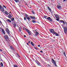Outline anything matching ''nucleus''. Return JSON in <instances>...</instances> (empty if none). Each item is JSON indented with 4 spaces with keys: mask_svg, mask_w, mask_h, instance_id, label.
<instances>
[{
    "mask_svg": "<svg viewBox=\"0 0 67 67\" xmlns=\"http://www.w3.org/2000/svg\"><path fill=\"white\" fill-rule=\"evenodd\" d=\"M49 30L51 33H52V34H53V35H55V36H59V35L58 34L55 32L54 30L53 29H49Z\"/></svg>",
    "mask_w": 67,
    "mask_h": 67,
    "instance_id": "f257e3e1",
    "label": "nucleus"
},
{
    "mask_svg": "<svg viewBox=\"0 0 67 67\" xmlns=\"http://www.w3.org/2000/svg\"><path fill=\"white\" fill-rule=\"evenodd\" d=\"M4 37L5 39L6 40L7 42H10L9 39V37H8V35H4Z\"/></svg>",
    "mask_w": 67,
    "mask_h": 67,
    "instance_id": "f03ea898",
    "label": "nucleus"
},
{
    "mask_svg": "<svg viewBox=\"0 0 67 67\" xmlns=\"http://www.w3.org/2000/svg\"><path fill=\"white\" fill-rule=\"evenodd\" d=\"M64 29V32L65 34H66L67 33V27H63Z\"/></svg>",
    "mask_w": 67,
    "mask_h": 67,
    "instance_id": "7ed1b4c3",
    "label": "nucleus"
},
{
    "mask_svg": "<svg viewBox=\"0 0 67 67\" xmlns=\"http://www.w3.org/2000/svg\"><path fill=\"white\" fill-rule=\"evenodd\" d=\"M26 30L29 35H32V32L31 31H30L29 30L26 28Z\"/></svg>",
    "mask_w": 67,
    "mask_h": 67,
    "instance_id": "20e7f679",
    "label": "nucleus"
},
{
    "mask_svg": "<svg viewBox=\"0 0 67 67\" xmlns=\"http://www.w3.org/2000/svg\"><path fill=\"white\" fill-rule=\"evenodd\" d=\"M24 14L25 15V17H24V20H26V18H27V17H28V16H29L27 15V14L25 13Z\"/></svg>",
    "mask_w": 67,
    "mask_h": 67,
    "instance_id": "39448f33",
    "label": "nucleus"
},
{
    "mask_svg": "<svg viewBox=\"0 0 67 67\" xmlns=\"http://www.w3.org/2000/svg\"><path fill=\"white\" fill-rule=\"evenodd\" d=\"M48 21L49 22H53V19L49 17L48 18Z\"/></svg>",
    "mask_w": 67,
    "mask_h": 67,
    "instance_id": "423d86ee",
    "label": "nucleus"
},
{
    "mask_svg": "<svg viewBox=\"0 0 67 67\" xmlns=\"http://www.w3.org/2000/svg\"><path fill=\"white\" fill-rule=\"evenodd\" d=\"M60 22L61 23H63L64 25H65V21H64L62 20H59Z\"/></svg>",
    "mask_w": 67,
    "mask_h": 67,
    "instance_id": "0eeeda50",
    "label": "nucleus"
},
{
    "mask_svg": "<svg viewBox=\"0 0 67 67\" xmlns=\"http://www.w3.org/2000/svg\"><path fill=\"white\" fill-rule=\"evenodd\" d=\"M35 33V35L36 36H37L38 34H39V33L37 32V31H36V32Z\"/></svg>",
    "mask_w": 67,
    "mask_h": 67,
    "instance_id": "6e6552de",
    "label": "nucleus"
},
{
    "mask_svg": "<svg viewBox=\"0 0 67 67\" xmlns=\"http://www.w3.org/2000/svg\"><path fill=\"white\" fill-rule=\"evenodd\" d=\"M8 18H9V19H11V18H12V15H11V14H9L8 16Z\"/></svg>",
    "mask_w": 67,
    "mask_h": 67,
    "instance_id": "1a4fd4ad",
    "label": "nucleus"
},
{
    "mask_svg": "<svg viewBox=\"0 0 67 67\" xmlns=\"http://www.w3.org/2000/svg\"><path fill=\"white\" fill-rule=\"evenodd\" d=\"M49 17H48L47 16L44 15L43 18H44L45 19H46L48 20Z\"/></svg>",
    "mask_w": 67,
    "mask_h": 67,
    "instance_id": "9d476101",
    "label": "nucleus"
},
{
    "mask_svg": "<svg viewBox=\"0 0 67 67\" xmlns=\"http://www.w3.org/2000/svg\"><path fill=\"white\" fill-rule=\"evenodd\" d=\"M31 18V19H32L34 20H35V17L34 16H29Z\"/></svg>",
    "mask_w": 67,
    "mask_h": 67,
    "instance_id": "9b49d317",
    "label": "nucleus"
},
{
    "mask_svg": "<svg viewBox=\"0 0 67 67\" xmlns=\"http://www.w3.org/2000/svg\"><path fill=\"white\" fill-rule=\"evenodd\" d=\"M16 3H19V4H20V2L19 1V0H14Z\"/></svg>",
    "mask_w": 67,
    "mask_h": 67,
    "instance_id": "f8f14e48",
    "label": "nucleus"
},
{
    "mask_svg": "<svg viewBox=\"0 0 67 67\" xmlns=\"http://www.w3.org/2000/svg\"><path fill=\"white\" fill-rule=\"evenodd\" d=\"M10 47L11 49H12V50L14 51H15V49H14V48H13V46H10Z\"/></svg>",
    "mask_w": 67,
    "mask_h": 67,
    "instance_id": "ddd939ff",
    "label": "nucleus"
},
{
    "mask_svg": "<svg viewBox=\"0 0 67 67\" xmlns=\"http://www.w3.org/2000/svg\"><path fill=\"white\" fill-rule=\"evenodd\" d=\"M6 31L7 32V33H9L10 32V31H9V29L8 28L6 29Z\"/></svg>",
    "mask_w": 67,
    "mask_h": 67,
    "instance_id": "4468645a",
    "label": "nucleus"
},
{
    "mask_svg": "<svg viewBox=\"0 0 67 67\" xmlns=\"http://www.w3.org/2000/svg\"><path fill=\"white\" fill-rule=\"evenodd\" d=\"M16 55H17V56H18V57H19V59L20 60H21V59H20V58H21V56H20V55H19V54H18V53H16Z\"/></svg>",
    "mask_w": 67,
    "mask_h": 67,
    "instance_id": "2eb2a0df",
    "label": "nucleus"
},
{
    "mask_svg": "<svg viewBox=\"0 0 67 67\" xmlns=\"http://www.w3.org/2000/svg\"><path fill=\"white\" fill-rule=\"evenodd\" d=\"M55 18L56 19L59 18V16L58 14H57L55 15Z\"/></svg>",
    "mask_w": 67,
    "mask_h": 67,
    "instance_id": "dca6fc26",
    "label": "nucleus"
},
{
    "mask_svg": "<svg viewBox=\"0 0 67 67\" xmlns=\"http://www.w3.org/2000/svg\"><path fill=\"white\" fill-rule=\"evenodd\" d=\"M52 62L53 64H54V63H56L55 62V61L53 59H52Z\"/></svg>",
    "mask_w": 67,
    "mask_h": 67,
    "instance_id": "f3484780",
    "label": "nucleus"
},
{
    "mask_svg": "<svg viewBox=\"0 0 67 67\" xmlns=\"http://www.w3.org/2000/svg\"><path fill=\"white\" fill-rule=\"evenodd\" d=\"M0 10L2 12H4V9L3 8H2V9H1V10L0 9Z\"/></svg>",
    "mask_w": 67,
    "mask_h": 67,
    "instance_id": "a211bd4d",
    "label": "nucleus"
},
{
    "mask_svg": "<svg viewBox=\"0 0 67 67\" xmlns=\"http://www.w3.org/2000/svg\"><path fill=\"white\" fill-rule=\"evenodd\" d=\"M4 13H5V14H6V15H8L9 14V13L6 11H5Z\"/></svg>",
    "mask_w": 67,
    "mask_h": 67,
    "instance_id": "6ab92c4d",
    "label": "nucleus"
},
{
    "mask_svg": "<svg viewBox=\"0 0 67 67\" xmlns=\"http://www.w3.org/2000/svg\"><path fill=\"white\" fill-rule=\"evenodd\" d=\"M0 66H1V67H3V64L2 62H1L0 64Z\"/></svg>",
    "mask_w": 67,
    "mask_h": 67,
    "instance_id": "aec40b11",
    "label": "nucleus"
},
{
    "mask_svg": "<svg viewBox=\"0 0 67 67\" xmlns=\"http://www.w3.org/2000/svg\"><path fill=\"white\" fill-rule=\"evenodd\" d=\"M37 64L39 66H41V67H42V66L40 65H41V64H40V62H38L37 63Z\"/></svg>",
    "mask_w": 67,
    "mask_h": 67,
    "instance_id": "412c9836",
    "label": "nucleus"
},
{
    "mask_svg": "<svg viewBox=\"0 0 67 67\" xmlns=\"http://www.w3.org/2000/svg\"><path fill=\"white\" fill-rule=\"evenodd\" d=\"M31 45L32 46H34V45H35V44H34V43H33L32 42H31Z\"/></svg>",
    "mask_w": 67,
    "mask_h": 67,
    "instance_id": "4be33fe9",
    "label": "nucleus"
},
{
    "mask_svg": "<svg viewBox=\"0 0 67 67\" xmlns=\"http://www.w3.org/2000/svg\"><path fill=\"white\" fill-rule=\"evenodd\" d=\"M62 8V7L61 6H60L59 5H58V6H57V8H58V9H59V8Z\"/></svg>",
    "mask_w": 67,
    "mask_h": 67,
    "instance_id": "5701e85b",
    "label": "nucleus"
},
{
    "mask_svg": "<svg viewBox=\"0 0 67 67\" xmlns=\"http://www.w3.org/2000/svg\"><path fill=\"white\" fill-rule=\"evenodd\" d=\"M32 22H33V23H36L37 22H36V21H35V20H33L32 21Z\"/></svg>",
    "mask_w": 67,
    "mask_h": 67,
    "instance_id": "b1692460",
    "label": "nucleus"
},
{
    "mask_svg": "<svg viewBox=\"0 0 67 67\" xmlns=\"http://www.w3.org/2000/svg\"><path fill=\"white\" fill-rule=\"evenodd\" d=\"M27 19V20H28V21H29V22H30V18L28 17H27V18H26Z\"/></svg>",
    "mask_w": 67,
    "mask_h": 67,
    "instance_id": "393cba45",
    "label": "nucleus"
},
{
    "mask_svg": "<svg viewBox=\"0 0 67 67\" xmlns=\"http://www.w3.org/2000/svg\"><path fill=\"white\" fill-rule=\"evenodd\" d=\"M55 20H56V21H59V22L60 23V21H59V18H57V19H55Z\"/></svg>",
    "mask_w": 67,
    "mask_h": 67,
    "instance_id": "a878e982",
    "label": "nucleus"
},
{
    "mask_svg": "<svg viewBox=\"0 0 67 67\" xmlns=\"http://www.w3.org/2000/svg\"><path fill=\"white\" fill-rule=\"evenodd\" d=\"M7 21L8 22H9V23H11V20L10 19H7Z\"/></svg>",
    "mask_w": 67,
    "mask_h": 67,
    "instance_id": "bb28decb",
    "label": "nucleus"
},
{
    "mask_svg": "<svg viewBox=\"0 0 67 67\" xmlns=\"http://www.w3.org/2000/svg\"><path fill=\"white\" fill-rule=\"evenodd\" d=\"M13 66L14 67H19V66H18L17 65L14 64L13 65Z\"/></svg>",
    "mask_w": 67,
    "mask_h": 67,
    "instance_id": "cd10ccee",
    "label": "nucleus"
},
{
    "mask_svg": "<svg viewBox=\"0 0 67 67\" xmlns=\"http://www.w3.org/2000/svg\"><path fill=\"white\" fill-rule=\"evenodd\" d=\"M47 7L48 9V10H49L50 11H51V8H49V6H48Z\"/></svg>",
    "mask_w": 67,
    "mask_h": 67,
    "instance_id": "c85d7f7f",
    "label": "nucleus"
},
{
    "mask_svg": "<svg viewBox=\"0 0 67 67\" xmlns=\"http://www.w3.org/2000/svg\"><path fill=\"white\" fill-rule=\"evenodd\" d=\"M11 20L12 22H13V21H14V18L13 17V18H12L11 19Z\"/></svg>",
    "mask_w": 67,
    "mask_h": 67,
    "instance_id": "c756f323",
    "label": "nucleus"
},
{
    "mask_svg": "<svg viewBox=\"0 0 67 67\" xmlns=\"http://www.w3.org/2000/svg\"><path fill=\"white\" fill-rule=\"evenodd\" d=\"M8 34L10 36V37H11V34H10V33L9 32H8Z\"/></svg>",
    "mask_w": 67,
    "mask_h": 67,
    "instance_id": "7c9ffc66",
    "label": "nucleus"
},
{
    "mask_svg": "<svg viewBox=\"0 0 67 67\" xmlns=\"http://www.w3.org/2000/svg\"><path fill=\"white\" fill-rule=\"evenodd\" d=\"M63 55H64L65 57H66V53H65V52H64L63 53Z\"/></svg>",
    "mask_w": 67,
    "mask_h": 67,
    "instance_id": "2f4dec72",
    "label": "nucleus"
},
{
    "mask_svg": "<svg viewBox=\"0 0 67 67\" xmlns=\"http://www.w3.org/2000/svg\"><path fill=\"white\" fill-rule=\"evenodd\" d=\"M32 13H33V14H35V13L34 12V10H32Z\"/></svg>",
    "mask_w": 67,
    "mask_h": 67,
    "instance_id": "473e14b6",
    "label": "nucleus"
},
{
    "mask_svg": "<svg viewBox=\"0 0 67 67\" xmlns=\"http://www.w3.org/2000/svg\"><path fill=\"white\" fill-rule=\"evenodd\" d=\"M54 65L55 66V67H57V65H56V63H54Z\"/></svg>",
    "mask_w": 67,
    "mask_h": 67,
    "instance_id": "72a5a7b5",
    "label": "nucleus"
},
{
    "mask_svg": "<svg viewBox=\"0 0 67 67\" xmlns=\"http://www.w3.org/2000/svg\"><path fill=\"white\" fill-rule=\"evenodd\" d=\"M2 7L1 5H0V9H1L2 8H3Z\"/></svg>",
    "mask_w": 67,
    "mask_h": 67,
    "instance_id": "f704fd0d",
    "label": "nucleus"
},
{
    "mask_svg": "<svg viewBox=\"0 0 67 67\" xmlns=\"http://www.w3.org/2000/svg\"><path fill=\"white\" fill-rule=\"evenodd\" d=\"M13 25L14 26V27H16V25H15V23L14 24H13Z\"/></svg>",
    "mask_w": 67,
    "mask_h": 67,
    "instance_id": "c9c22d12",
    "label": "nucleus"
},
{
    "mask_svg": "<svg viewBox=\"0 0 67 67\" xmlns=\"http://www.w3.org/2000/svg\"><path fill=\"white\" fill-rule=\"evenodd\" d=\"M2 32L3 33H5V31H4V30H2Z\"/></svg>",
    "mask_w": 67,
    "mask_h": 67,
    "instance_id": "e433bc0d",
    "label": "nucleus"
},
{
    "mask_svg": "<svg viewBox=\"0 0 67 67\" xmlns=\"http://www.w3.org/2000/svg\"><path fill=\"white\" fill-rule=\"evenodd\" d=\"M65 23L66 24V26H67V22H66V21H65Z\"/></svg>",
    "mask_w": 67,
    "mask_h": 67,
    "instance_id": "4c0bfd02",
    "label": "nucleus"
},
{
    "mask_svg": "<svg viewBox=\"0 0 67 67\" xmlns=\"http://www.w3.org/2000/svg\"><path fill=\"white\" fill-rule=\"evenodd\" d=\"M34 48L35 49H36V50H38V49L37 48H36V47H35Z\"/></svg>",
    "mask_w": 67,
    "mask_h": 67,
    "instance_id": "58836bf2",
    "label": "nucleus"
},
{
    "mask_svg": "<svg viewBox=\"0 0 67 67\" xmlns=\"http://www.w3.org/2000/svg\"><path fill=\"white\" fill-rule=\"evenodd\" d=\"M51 14H52L53 13V11H52V10L50 12Z\"/></svg>",
    "mask_w": 67,
    "mask_h": 67,
    "instance_id": "ea45409f",
    "label": "nucleus"
},
{
    "mask_svg": "<svg viewBox=\"0 0 67 67\" xmlns=\"http://www.w3.org/2000/svg\"><path fill=\"white\" fill-rule=\"evenodd\" d=\"M40 53H43V52L42 51H40Z\"/></svg>",
    "mask_w": 67,
    "mask_h": 67,
    "instance_id": "a19ab883",
    "label": "nucleus"
},
{
    "mask_svg": "<svg viewBox=\"0 0 67 67\" xmlns=\"http://www.w3.org/2000/svg\"><path fill=\"white\" fill-rule=\"evenodd\" d=\"M28 43H29V44H30V43H31V41H29V42H28Z\"/></svg>",
    "mask_w": 67,
    "mask_h": 67,
    "instance_id": "79ce46f5",
    "label": "nucleus"
},
{
    "mask_svg": "<svg viewBox=\"0 0 67 67\" xmlns=\"http://www.w3.org/2000/svg\"><path fill=\"white\" fill-rule=\"evenodd\" d=\"M3 7H4V8H6V7L4 5H3Z\"/></svg>",
    "mask_w": 67,
    "mask_h": 67,
    "instance_id": "37998d69",
    "label": "nucleus"
},
{
    "mask_svg": "<svg viewBox=\"0 0 67 67\" xmlns=\"http://www.w3.org/2000/svg\"><path fill=\"white\" fill-rule=\"evenodd\" d=\"M1 51H2V50L0 48V52H1Z\"/></svg>",
    "mask_w": 67,
    "mask_h": 67,
    "instance_id": "c03bdc74",
    "label": "nucleus"
},
{
    "mask_svg": "<svg viewBox=\"0 0 67 67\" xmlns=\"http://www.w3.org/2000/svg\"><path fill=\"white\" fill-rule=\"evenodd\" d=\"M35 62L36 63V64H37V63L38 62V61H35Z\"/></svg>",
    "mask_w": 67,
    "mask_h": 67,
    "instance_id": "a18cd8bd",
    "label": "nucleus"
},
{
    "mask_svg": "<svg viewBox=\"0 0 67 67\" xmlns=\"http://www.w3.org/2000/svg\"><path fill=\"white\" fill-rule=\"evenodd\" d=\"M19 32H21V29H19Z\"/></svg>",
    "mask_w": 67,
    "mask_h": 67,
    "instance_id": "49530a36",
    "label": "nucleus"
},
{
    "mask_svg": "<svg viewBox=\"0 0 67 67\" xmlns=\"http://www.w3.org/2000/svg\"><path fill=\"white\" fill-rule=\"evenodd\" d=\"M38 46L39 47H40V46H41L39 44L38 45Z\"/></svg>",
    "mask_w": 67,
    "mask_h": 67,
    "instance_id": "de8ad7c7",
    "label": "nucleus"
},
{
    "mask_svg": "<svg viewBox=\"0 0 67 67\" xmlns=\"http://www.w3.org/2000/svg\"><path fill=\"white\" fill-rule=\"evenodd\" d=\"M21 29V27H19V29Z\"/></svg>",
    "mask_w": 67,
    "mask_h": 67,
    "instance_id": "09e8293b",
    "label": "nucleus"
},
{
    "mask_svg": "<svg viewBox=\"0 0 67 67\" xmlns=\"http://www.w3.org/2000/svg\"><path fill=\"white\" fill-rule=\"evenodd\" d=\"M48 66L49 67H52L50 65H48Z\"/></svg>",
    "mask_w": 67,
    "mask_h": 67,
    "instance_id": "8fccbe9b",
    "label": "nucleus"
},
{
    "mask_svg": "<svg viewBox=\"0 0 67 67\" xmlns=\"http://www.w3.org/2000/svg\"><path fill=\"white\" fill-rule=\"evenodd\" d=\"M0 23H1V24H2V22L1 21H0Z\"/></svg>",
    "mask_w": 67,
    "mask_h": 67,
    "instance_id": "3c124183",
    "label": "nucleus"
},
{
    "mask_svg": "<svg viewBox=\"0 0 67 67\" xmlns=\"http://www.w3.org/2000/svg\"><path fill=\"white\" fill-rule=\"evenodd\" d=\"M34 46V48L35 47V45H34V46Z\"/></svg>",
    "mask_w": 67,
    "mask_h": 67,
    "instance_id": "603ef678",
    "label": "nucleus"
},
{
    "mask_svg": "<svg viewBox=\"0 0 67 67\" xmlns=\"http://www.w3.org/2000/svg\"><path fill=\"white\" fill-rule=\"evenodd\" d=\"M24 37H26V36L25 35H24Z\"/></svg>",
    "mask_w": 67,
    "mask_h": 67,
    "instance_id": "864d4df0",
    "label": "nucleus"
},
{
    "mask_svg": "<svg viewBox=\"0 0 67 67\" xmlns=\"http://www.w3.org/2000/svg\"><path fill=\"white\" fill-rule=\"evenodd\" d=\"M52 41H55V40H53Z\"/></svg>",
    "mask_w": 67,
    "mask_h": 67,
    "instance_id": "5fc2aeb1",
    "label": "nucleus"
},
{
    "mask_svg": "<svg viewBox=\"0 0 67 67\" xmlns=\"http://www.w3.org/2000/svg\"><path fill=\"white\" fill-rule=\"evenodd\" d=\"M19 4H19V3H18V4H17L18 5H19V6H20V5H19Z\"/></svg>",
    "mask_w": 67,
    "mask_h": 67,
    "instance_id": "6e6d98bb",
    "label": "nucleus"
},
{
    "mask_svg": "<svg viewBox=\"0 0 67 67\" xmlns=\"http://www.w3.org/2000/svg\"><path fill=\"white\" fill-rule=\"evenodd\" d=\"M65 1H66V0H64L63 1L64 2H65Z\"/></svg>",
    "mask_w": 67,
    "mask_h": 67,
    "instance_id": "4d7b16f0",
    "label": "nucleus"
},
{
    "mask_svg": "<svg viewBox=\"0 0 67 67\" xmlns=\"http://www.w3.org/2000/svg\"><path fill=\"white\" fill-rule=\"evenodd\" d=\"M64 24H62V25H62V26H63V25H64Z\"/></svg>",
    "mask_w": 67,
    "mask_h": 67,
    "instance_id": "13d9d810",
    "label": "nucleus"
},
{
    "mask_svg": "<svg viewBox=\"0 0 67 67\" xmlns=\"http://www.w3.org/2000/svg\"><path fill=\"white\" fill-rule=\"evenodd\" d=\"M53 38H54V39L55 38V37H53Z\"/></svg>",
    "mask_w": 67,
    "mask_h": 67,
    "instance_id": "bf43d9fd",
    "label": "nucleus"
},
{
    "mask_svg": "<svg viewBox=\"0 0 67 67\" xmlns=\"http://www.w3.org/2000/svg\"><path fill=\"white\" fill-rule=\"evenodd\" d=\"M26 44H27V45H29V43H27Z\"/></svg>",
    "mask_w": 67,
    "mask_h": 67,
    "instance_id": "052dcab7",
    "label": "nucleus"
},
{
    "mask_svg": "<svg viewBox=\"0 0 67 67\" xmlns=\"http://www.w3.org/2000/svg\"><path fill=\"white\" fill-rule=\"evenodd\" d=\"M37 31V30H35V31Z\"/></svg>",
    "mask_w": 67,
    "mask_h": 67,
    "instance_id": "680f3d73",
    "label": "nucleus"
},
{
    "mask_svg": "<svg viewBox=\"0 0 67 67\" xmlns=\"http://www.w3.org/2000/svg\"><path fill=\"white\" fill-rule=\"evenodd\" d=\"M4 33V35H5V32H4V33Z\"/></svg>",
    "mask_w": 67,
    "mask_h": 67,
    "instance_id": "e2e57ef3",
    "label": "nucleus"
},
{
    "mask_svg": "<svg viewBox=\"0 0 67 67\" xmlns=\"http://www.w3.org/2000/svg\"><path fill=\"white\" fill-rule=\"evenodd\" d=\"M2 25L3 26H3V25L2 24Z\"/></svg>",
    "mask_w": 67,
    "mask_h": 67,
    "instance_id": "0e129e2a",
    "label": "nucleus"
},
{
    "mask_svg": "<svg viewBox=\"0 0 67 67\" xmlns=\"http://www.w3.org/2000/svg\"><path fill=\"white\" fill-rule=\"evenodd\" d=\"M45 65H46V66H47V65L46 64Z\"/></svg>",
    "mask_w": 67,
    "mask_h": 67,
    "instance_id": "69168bd1",
    "label": "nucleus"
},
{
    "mask_svg": "<svg viewBox=\"0 0 67 67\" xmlns=\"http://www.w3.org/2000/svg\"><path fill=\"white\" fill-rule=\"evenodd\" d=\"M30 9H31V7H30Z\"/></svg>",
    "mask_w": 67,
    "mask_h": 67,
    "instance_id": "338daca9",
    "label": "nucleus"
},
{
    "mask_svg": "<svg viewBox=\"0 0 67 67\" xmlns=\"http://www.w3.org/2000/svg\"><path fill=\"white\" fill-rule=\"evenodd\" d=\"M1 60L3 62V60H2V59H1Z\"/></svg>",
    "mask_w": 67,
    "mask_h": 67,
    "instance_id": "774afa93",
    "label": "nucleus"
}]
</instances>
